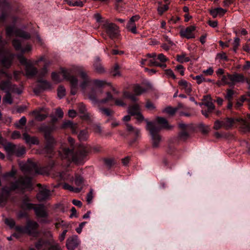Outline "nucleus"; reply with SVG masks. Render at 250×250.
I'll use <instances>...</instances> for the list:
<instances>
[{
    "label": "nucleus",
    "mask_w": 250,
    "mask_h": 250,
    "mask_svg": "<svg viewBox=\"0 0 250 250\" xmlns=\"http://www.w3.org/2000/svg\"><path fill=\"white\" fill-rule=\"evenodd\" d=\"M14 56V55L9 54L7 56L4 57L1 62L2 66L7 68L10 67L11 65Z\"/></svg>",
    "instance_id": "25"
},
{
    "label": "nucleus",
    "mask_w": 250,
    "mask_h": 250,
    "mask_svg": "<svg viewBox=\"0 0 250 250\" xmlns=\"http://www.w3.org/2000/svg\"><path fill=\"white\" fill-rule=\"evenodd\" d=\"M150 122L152 123L151 122ZM153 123H155L156 125V126L160 128V130L162 128L170 129L172 128L171 125H168L167 121L166 119L162 117H157L156 121Z\"/></svg>",
    "instance_id": "17"
},
{
    "label": "nucleus",
    "mask_w": 250,
    "mask_h": 250,
    "mask_svg": "<svg viewBox=\"0 0 250 250\" xmlns=\"http://www.w3.org/2000/svg\"><path fill=\"white\" fill-rule=\"evenodd\" d=\"M45 138L47 142L48 145L46 146L45 150L52 149V145L55 143V141L52 136L48 132H45Z\"/></svg>",
    "instance_id": "27"
},
{
    "label": "nucleus",
    "mask_w": 250,
    "mask_h": 250,
    "mask_svg": "<svg viewBox=\"0 0 250 250\" xmlns=\"http://www.w3.org/2000/svg\"><path fill=\"white\" fill-rule=\"evenodd\" d=\"M133 91L136 96L140 95L146 91V89L139 85H135L133 88Z\"/></svg>",
    "instance_id": "39"
},
{
    "label": "nucleus",
    "mask_w": 250,
    "mask_h": 250,
    "mask_svg": "<svg viewBox=\"0 0 250 250\" xmlns=\"http://www.w3.org/2000/svg\"><path fill=\"white\" fill-rule=\"evenodd\" d=\"M237 120L240 121V126L244 131L250 130V115L247 121L244 119Z\"/></svg>",
    "instance_id": "30"
},
{
    "label": "nucleus",
    "mask_w": 250,
    "mask_h": 250,
    "mask_svg": "<svg viewBox=\"0 0 250 250\" xmlns=\"http://www.w3.org/2000/svg\"><path fill=\"white\" fill-rule=\"evenodd\" d=\"M93 66L95 71L97 73L102 74L104 72V69L100 63V59L99 58H96Z\"/></svg>",
    "instance_id": "29"
},
{
    "label": "nucleus",
    "mask_w": 250,
    "mask_h": 250,
    "mask_svg": "<svg viewBox=\"0 0 250 250\" xmlns=\"http://www.w3.org/2000/svg\"><path fill=\"white\" fill-rule=\"evenodd\" d=\"M102 90H100L95 93L93 91H92L89 93L88 98L94 103H99L101 104L106 103L113 99L111 94L110 92H107L106 93V97L99 101L98 98L100 97V95L102 94Z\"/></svg>",
    "instance_id": "8"
},
{
    "label": "nucleus",
    "mask_w": 250,
    "mask_h": 250,
    "mask_svg": "<svg viewBox=\"0 0 250 250\" xmlns=\"http://www.w3.org/2000/svg\"><path fill=\"white\" fill-rule=\"evenodd\" d=\"M26 123V119L24 116L22 117L19 121V124H16V127L20 128L21 125H24Z\"/></svg>",
    "instance_id": "56"
},
{
    "label": "nucleus",
    "mask_w": 250,
    "mask_h": 250,
    "mask_svg": "<svg viewBox=\"0 0 250 250\" xmlns=\"http://www.w3.org/2000/svg\"><path fill=\"white\" fill-rule=\"evenodd\" d=\"M168 9V4L166 3L163 5L161 2H159V6L157 8L159 14L162 15L165 11Z\"/></svg>",
    "instance_id": "40"
},
{
    "label": "nucleus",
    "mask_w": 250,
    "mask_h": 250,
    "mask_svg": "<svg viewBox=\"0 0 250 250\" xmlns=\"http://www.w3.org/2000/svg\"><path fill=\"white\" fill-rule=\"evenodd\" d=\"M78 238L76 235H73L66 240V246L69 250H74L79 244Z\"/></svg>",
    "instance_id": "16"
},
{
    "label": "nucleus",
    "mask_w": 250,
    "mask_h": 250,
    "mask_svg": "<svg viewBox=\"0 0 250 250\" xmlns=\"http://www.w3.org/2000/svg\"><path fill=\"white\" fill-rule=\"evenodd\" d=\"M189 137V134L186 131H182L179 134V138L182 140H186Z\"/></svg>",
    "instance_id": "51"
},
{
    "label": "nucleus",
    "mask_w": 250,
    "mask_h": 250,
    "mask_svg": "<svg viewBox=\"0 0 250 250\" xmlns=\"http://www.w3.org/2000/svg\"><path fill=\"white\" fill-rule=\"evenodd\" d=\"M146 129L149 131L152 142V146L153 148H158L160 146L162 138L159 134L160 128L158 127L155 123L146 122Z\"/></svg>",
    "instance_id": "5"
},
{
    "label": "nucleus",
    "mask_w": 250,
    "mask_h": 250,
    "mask_svg": "<svg viewBox=\"0 0 250 250\" xmlns=\"http://www.w3.org/2000/svg\"><path fill=\"white\" fill-rule=\"evenodd\" d=\"M72 150V148H63L62 152L63 154H61L62 157L71 159L75 163L79 164L82 162L87 153V151L84 147L80 148L79 151L75 154H73Z\"/></svg>",
    "instance_id": "4"
},
{
    "label": "nucleus",
    "mask_w": 250,
    "mask_h": 250,
    "mask_svg": "<svg viewBox=\"0 0 250 250\" xmlns=\"http://www.w3.org/2000/svg\"><path fill=\"white\" fill-rule=\"evenodd\" d=\"M195 30V27L190 26L187 27L185 30L181 31L180 34L182 36L186 37L187 39H191L194 38V31Z\"/></svg>",
    "instance_id": "18"
},
{
    "label": "nucleus",
    "mask_w": 250,
    "mask_h": 250,
    "mask_svg": "<svg viewBox=\"0 0 250 250\" xmlns=\"http://www.w3.org/2000/svg\"><path fill=\"white\" fill-rule=\"evenodd\" d=\"M76 70L81 79L80 87L83 92L93 83L95 86L99 88L104 87L106 85H110V83L105 80L98 79L92 80L88 76V72L85 70L82 66H78Z\"/></svg>",
    "instance_id": "3"
},
{
    "label": "nucleus",
    "mask_w": 250,
    "mask_h": 250,
    "mask_svg": "<svg viewBox=\"0 0 250 250\" xmlns=\"http://www.w3.org/2000/svg\"><path fill=\"white\" fill-rule=\"evenodd\" d=\"M26 189H32L31 179L23 177H21L18 180L11 183L10 186L3 187L0 193V206L5 204L11 191L16 190L22 191Z\"/></svg>",
    "instance_id": "1"
},
{
    "label": "nucleus",
    "mask_w": 250,
    "mask_h": 250,
    "mask_svg": "<svg viewBox=\"0 0 250 250\" xmlns=\"http://www.w3.org/2000/svg\"><path fill=\"white\" fill-rule=\"evenodd\" d=\"M63 188L65 189L68 190L75 193H78L81 191V188H74L68 184L65 183L62 186Z\"/></svg>",
    "instance_id": "38"
},
{
    "label": "nucleus",
    "mask_w": 250,
    "mask_h": 250,
    "mask_svg": "<svg viewBox=\"0 0 250 250\" xmlns=\"http://www.w3.org/2000/svg\"><path fill=\"white\" fill-rule=\"evenodd\" d=\"M13 45L15 47V48L17 50H21V42L18 40H14L13 41Z\"/></svg>",
    "instance_id": "55"
},
{
    "label": "nucleus",
    "mask_w": 250,
    "mask_h": 250,
    "mask_svg": "<svg viewBox=\"0 0 250 250\" xmlns=\"http://www.w3.org/2000/svg\"><path fill=\"white\" fill-rule=\"evenodd\" d=\"M5 223L11 228H13L15 225V221L12 218H6L5 220Z\"/></svg>",
    "instance_id": "54"
},
{
    "label": "nucleus",
    "mask_w": 250,
    "mask_h": 250,
    "mask_svg": "<svg viewBox=\"0 0 250 250\" xmlns=\"http://www.w3.org/2000/svg\"><path fill=\"white\" fill-rule=\"evenodd\" d=\"M62 128H70L72 129V130H73L77 127V125L74 124L71 121H65L63 122L62 125ZM73 131L74 132V131Z\"/></svg>",
    "instance_id": "34"
},
{
    "label": "nucleus",
    "mask_w": 250,
    "mask_h": 250,
    "mask_svg": "<svg viewBox=\"0 0 250 250\" xmlns=\"http://www.w3.org/2000/svg\"><path fill=\"white\" fill-rule=\"evenodd\" d=\"M166 75L168 77H171L173 79H176V76L174 75L173 72L171 69H167L165 70Z\"/></svg>",
    "instance_id": "58"
},
{
    "label": "nucleus",
    "mask_w": 250,
    "mask_h": 250,
    "mask_svg": "<svg viewBox=\"0 0 250 250\" xmlns=\"http://www.w3.org/2000/svg\"><path fill=\"white\" fill-rule=\"evenodd\" d=\"M2 146L8 155H13L14 154L17 146L10 143H6L5 142L3 144Z\"/></svg>",
    "instance_id": "28"
},
{
    "label": "nucleus",
    "mask_w": 250,
    "mask_h": 250,
    "mask_svg": "<svg viewBox=\"0 0 250 250\" xmlns=\"http://www.w3.org/2000/svg\"><path fill=\"white\" fill-rule=\"evenodd\" d=\"M189 60L190 59L186 57L185 54L177 56V61L180 62H188Z\"/></svg>",
    "instance_id": "49"
},
{
    "label": "nucleus",
    "mask_w": 250,
    "mask_h": 250,
    "mask_svg": "<svg viewBox=\"0 0 250 250\" xmlns=\"http://www.w3.org/2000/svg\"><path fill=\"white\" fill-rule=\"evenodd\" d=\"M221 79L224 85L232 86L231 76L230 74H227V75H223Z\"/></svg>",
    "instance_id": "35"
},
{
    "label": "nucleus",
    "mask_w": 250,
    "mask_h": 250,
    "mask_svg": "<svg viewBox=\"0 0 250 250\" xmlns=\"http://www.w3.org/2000/svg\"><path fill=\"white\" fill-rule=\"evenodd\" d=\"M33 113L35 114V118L36 120L38 121H42L44 120L46 117L47 115L44 114H41L38 112H34Z\"/></svg>",
    "instance_id": "44"
},
{
    "label": "nucleus",
    "mask_w": 250,
    "mask_h": 250,
    "mask_svg": "<svg viewBox=\"0 0 250 250\" xmlns=\"http://www.w3.org/2000/svg\"><path fill=\"white\" fill-rule=\"evenodd\" d=\"M119 66L118 64H116L111 71L112 74L113 76L116 77V76H121V73L119 71Z\"/></svg>",
    "instance_id": "46"
},
{
    "label": "nucleus",
    "mask_w": 250,
    "mask_h": 250,
    "mask_svg": "<svg viewBox=\"0 0 250 250\" xmlns=\"http://www.w3.org/2000/svg\"><path fill=\"white\" fill-rule=\"evenodd\" d=\"M65 95V89L64 87L60 86L58 89V96L60 98H62Z\"/></svg>",
    "instance_id": "48"
},
{
    "label": "nucleus",
    "mask_w": 250,
    "mask_h": 250,
    "mask_svg": "<svg viewBox=\"0 0 250 250\" xmlns=\"http://www.w3.org/2000/svg\"><path fill=\"white\" fill-rule=\"evenodd\" d=\"M78 109L81 118L84 120H88L90 118V115L87 112L84 104L83 103L79 104H78Z\"/></svg>",
    "instance_id": "19"
},
{
    "label": "nucleus",
    "mask_w": 250,
    "mask_h": 250,
    "mask_svg": "<svg viewBox=\"0 0 250 250\" xmlns=\"http://www.w3.org/2000/svg\"><path fill=\"white\" fill-rule=\"evenodd\" d=\"M0 90H3L5 92H17L19 94L21 93V91L17 90L16 85L12 84L9 80L2 81L0 82Z\"/></svg>",
    "instance_id": "11"
},
{
    "label": "nucleus",
    "mask_w": 250,
    "mask_h": 250,
    "mask_svg": "<svg viewBox=\"0 0 250 250\" xmlns=\"http://www.w3.org/2000/svg\"><path fill=\"white\" fill-rule=\"evenodd\" d=\"M93 189H90L89 192L87 194L86 196V200L89 204L90 203L92 200L93 197Z\"/></svg>",
    "instance_id": "61"
},
{
    "label": "nucleus",
    "mask_w": 250,
    "mask_h": 250,
    "mask_svg": "<svg viewBox=\"0 0 250 250\" xmlns=\"http://www.w3.org/2000/svg\"><path fill=\"white\" fill-rule=\"evenodd\" d=\"M88 136V132L85 130L80 131L78 136V138L80 141L86 140L87 139Z\"/></svg>",
    "instance_id": "42"
},
{
    "label": "nucleus",
    "mask_w": 250,
    "mask_h": 250,
    "mask_svg": "<svg viewBox=\"0 0 250 250\" xmlns=\"http://www.w3.org/2000/svg\"><path fill=\"white\" fill-rule=\"evenodd\" d=\"M39 225L36 222L29 221L25 227V233L36 236L38 233L37 229Z\"/></svg>",
    "instance_id": "14"
},
{
    "label": "nucleus",
    "mask_w": 250,
    "mask_h": 250,
    "mask_svg": "<svg viewBox=\"0 0 250 250\" xmlns=\"http://www.w3.org/2000/svg\"><path fill=\"white\" fill-rule=\"evenodd\" d=\"M16 170L13 168L10 171L4 173L1 176L2 181H9V178L13 177L16 175Z\"/></svg>",
    "instance_id": "31"
},
{
    "label": "nucleus",
    "mask_w": 250,
    "mask_h": 250,
    "mask_svg": "<svg viewBox=\"0 0 250 250\" xmlns=\"http://www.w3.org/2000/svg\"><path fill=\"white\" fill-rule=\"evenodd\" d=\"M237 119L239 120L242 119L241 118H226L225 121H223V127H224L226 129H229L233 125H234L235 122H238L239 123V125H240V121H238Z\"/></svg>",
    "instance_id": "22"
},
{
    "label": "nucleus",
    "mask_w": 250,
    "mask_h": 250,
    "mask_svg": "<svg viewBox=\"0 0 250 250\" xmlns=\"http://www.w3.org/2000/svg\"><path fill=\"white\" fill-rule=\"evenodd\" d=\"M226 12V10L221 7H217L209 10L210 14L214 18H216L218 16L222 17Z\"/></svg>",
    "instance_id": "23"
},
{
    "label": "nucleus",
    "mask_w": 250,
    "mask_h": 250,
    "mask_svg": "<svg viewBox=\"0 0 250 250\" xmlns=\"http://www.w3.org/2000/svg\"><path fill=\"white\" fill-rule=\"evenodd\" d=\"M47 242H44L43 240H40L38 241V242L36 244V247L38 249H41L42 247H43L44 245H46Z\"/></svg>",
    "instance_id": "63"
},
{
    "label": "nucleus",
    "mask_w": 250,
    "mask_h": 250,
    "mask_svg": "<svg viewBox=\"0 0 250 250\" xmlns=\"http://www.w3.org/2000/svg\"><path fill=\"white\" fill-rule=\"evenodd\" d=\"M50 195V190L47 189L46 187H42L37 194V198L39 201H43L48 200Z\"/></svg>",
    "instance_id": "15"
},
{
    "label": "nucleus",
    "mask_w": 250,
    "mask_h": 250,
    "mask_svg": "<svg viewBox=\"0 0 250 250\" xmlns=\"http://www.w3.org/2000/svg\"><path fill=\"white\" fill-rule=\"evenodd\" d=\"M126 129L131 133L135 135L137 137H139L140 134V130L139 129L134 127L132 125L129 124L126 125Z\"/></svg>",
    "instance_id": "32"
},
{
    "label": "nucleus",
    "mask_w": 250,
    "mask_h": 250,
    "mask_svg": "<svg viewBox=\"0 0 250 250\" xmlns=\"http://www.w3.org/2000/svg\"><path fill=\"white\" fill-rule=\"evenodd\" d=\"M234 94V92L233 90L230 89H228L227 90V93L225 96V98L228 101H231L232 99V97Z\"/></svg>",
    "instance_id": "45"
},
{
    "label": "nucleus",
    "mask_w": 250,
    "mask_h": 250,
    "mask_svg": "<svg viewBox=\"0 0 250 250\" xmlns=\"http://www.w3.org/2000/svg\"><path fill=\"white\" fill-rule=\"evenodd\" d=\"M223 122L219 121L218 120L215 121L214 125V128L216 130L220 129L221 127L223 126Z\"/></svg>",
    "instance_id": "62"
},
{
    "label": "nucleus",
    "mask_w": 250,
    "mask_h": 250,
    "mask_svg": "<svg viewBox=\"0 0 250 250\" xmlns=\"http://www.w3.org/2000/svg\"><path fill=\"white\" fill-rule=\"evenodd\" d=\"M124 96L126 98H128L132 101H136L137 99L136 96L128 92H125L124 93Z\"/></svg>",
    "instance_id": "53"
},
{
    "label": "nucleus",
    "mask_w": 250,
    "mask_h": 250,
    "mask_svg": "<svg viewBox=\"0 0 250 250\" xmlns=\"http://www.w3.org/2000/svg\"><path fill=\"white\" fill-rule=\"evenodd\" d=\"M103 27L111 39H114L119 35V28L114 23L105 21L103 24Z\"/></svg>",
    "instance_id": "10"
},
{
    "label": "nucleus",
    "mask_w": 250,
    "mask_h": 250,
    "mask_svg": "<svg viewBox=\"0 0 250 250\" xmlns=\"http://www.w3.org/2000/svg\"><path fill=\"white\" fill-rule=\"evenodd\" d=\"M25 153V149L24 146H17L14 153L18 157H21Z\"/></svg>",
    "instance_id": "37"
},
{
    "label": "nucleus",
    "mask_w": 250,
    "mask_h": 250,
    "mask_svg": "<svg viewBox=\"0 0 250 250\" xmlns=\"http://www.w3.org/2000/svg\"><path fill=\"white\" fill-rule=\"evenodd\" d=\"M83 178L80 176H76L75 179V184L78 187L77 188H81V190L83 188Z\"/></svg>",
    "instance_id": "41"
},
{
    "label": "nucleus",
    "mask_w": 250,
    "mask_h": 250,
    "mask_svg": "<svg viewBox=\"0 0 250 250\" xmlns=\"http://www.w3.org/2000/svg\"><path fill=\"white\" fill-rule=\"evenodd\" d=\"M49 247L48 250H61L59 244L54 241L53 239L51 240L49 242Z\"/></svg>",
    "instance_id": "36"
},
{
    "label": "nucleus",
    "mask_w": 250,
    "mask_h": 250,
    "mask_svg": "<svg viewBox=\"0 0 250 250\" xmlns=\"http://www.w3.org/2000/svg\"><path fill=\"white\" fill-rule=\"evenodd\" d=\"M20 166L21 170L26 174L30 175L41 174L37 165L31 160H28L26 163H20Z\"/></svg>",
    "instance_id": "7"
},
{
    "label": "nucleus",
    "mask_w": 250,
    "mask_h": 250,
    "mask_svg": "<svg viewBox=\"0 0 250 250\" xmlns=\"http://www.w3.org/2000/svg\"><path fill=\"white\" fill-rule=\"evenodd\" d=\"M72 70L61 68L59 73L53 72L51 74L52 80L56 82H61L63 79L69 81L71 88V94L75 95L78 89V80L72 75Z\"/></svg>",
    "instance_id": "2"
},
{
    "label": "nucleus",
    "mask_w": 250,
    "mask_h": 250,
    "mask_svg": "<svg viewBox=\"0 0 250 250\" xmlns=\"http://www.w3.org/2000/svg\"><path fill=\"white\" fill-rule=\"evenodd\" d=\"M139 18L140 17L138 15L133 16L130 18L125 25V28L127 31L130 32L134 34L138 33L135 22L137 21Z\"/></svg>",
    "instance_id": "13"
},
{
    "label": "nucleus",
    "mask_w": 250,
    "mask_h": 250,
    "mask_svg": "<svg viewBox=\"0 0 250 250\" xmlns=\"http://www.w3.org/2000/svg\"><path fill=\"white\" fill-rule=\"evenodd\" d=\"M240 39L238 37H235L234 39V41L233 42V50L235 52H236L238 47L240 45Z\"/></svg>",
    "instance_id": "50"
},
{
    "label": "nucleus",
    "mask_w": 250,
    "mask_h": 250,
    "mask_svg": "<svg viewBox=\"0 0 250 250\" xmlns=\"http://www.w3.org/2000/svg\"><path fill=\"white\" fill-rule=\"evenodd\" d=\"M193 80L196 81L197 84H200L202 83L205 82L206 79L204 77L203 75H197L192 77Z\"/></svg>",
    "instance_id": "47"
},
{
    "label": "nucleus",
    "mask_w": 250,
    "mask_h": 250,
    "mask_svg": "<svg viewBox=\"0 0 250 250\" xmlns=\"http://www.w3.org/2000/svg\"><path fill=\"white\" fill-rule=\"evenodd\" d=\"M232 86H233L237 83H244L245 82V78L242 74L234 73L231 75Z\"/></svg>",
    "instance_id": "24"
},
{
    "label": "nucleus",
    "mask_w": 250,
    "mask_h": 250,
    "mask_svg": "<svg viewBox=\"0 0 250 250\" xmlns=\"http://www.w3.org/2000/svg\"><path fill=\"white\" fill-rule=\"evenodd\" d=\"M100 111L107 116H110L112 113V111L107 108H100Z\"/></svg>",
    "instance_id": "64"
},
{
    "label": "nucleus",
    "mask_w": 250,
    "mask_h": 250,
    "mask_svg": "<svg viewBox=\"0 0 250 250\" xmlns=\"http://www.w3.org/2000/svg\"><path fill=\"white\" fill-rule=\"evenodd\" d=\"M176 109L168 106L164 109L163 112H166L170 115H173L176 112Z\"/></svg>",
    "instance_id": "52"
},
{
    "label": "nucleus",
    "mask_w": 250,
    "mask_h": 250,
    "mask_svg": "<svg viewBox=\"0 0 250 250\" xmlns=\"http://www.w3.org/2000/svg\"><path fill=\"white\" fill-rule=\"evenodd\" d=\"M204 105L208 107V112H211L215 108L210 95L204 96L203 99Z\"/></svg>",
    "instance_id": "20"
},
{
    "label": "nucleus",
    "mask_w": 250,
    "mask_h": 250,
    "mask_svg": "<svg viewBox=\"0 0 250 250\" xmlns=\"http://www.w3.org/2000/svg\"><path fill=\"white\" fill-rule=\"evenodd\" d=\"M140 112V106L138 104H135L129 107L128 112L132 115H135Z\"/></svg>",
    "instance_id": "33"
},
{
    "label": "nucleus",
    "mask_w": 250,
    "mask_h": 250,
    "mask_svg": "<svg viewBox=\"0 0 250 250\" xmlns=\"http://www.w3.org/2000/svg\"><path fill=\"white\" fill-rule=\"evenodd\" d=\"M217 57L221 60H224L227 61L228 60V58L225 53L222 52L221 53H218L217 54Z\"/></svg>",
    "instance_id": "60"
},
{
    "label": "nucleus",
    "mask_w": 250,
    "mask_h": 250,
    "mask_svg": "<svg viewBox=\"0 0 250 250\" xmlns=\"http://www.w3.org/2000/svg\"><path fill=\"white\" fill-rule=\"evenodd\" d=\"M148 65L150 66H156V64L158 63V62L156 61V58H151L150 59H147Z\"/></svg>",
    "instance_id": "59"
},
{
    "label": "nucleus",
    "mask_w": 250,
    "mask_h": 250,
    "mask_svg": "<svg viewBox=\"0 0 250 250\" xmlns=\"http://www.w3.org/2000/svg\"><path fill=\"white\" fill-rule=\"evenodd\" d=\"M23 138L25 142L29 145H38L39 140L35 137H30L27 133L23 134Z\"/></svg>",
    "instance_id": "26"
},
{
    "label": "nucleus",
    "mask_w": 250,
    "mask_h": 250,
    "mask_svg": "<svg viewBox=\"0 0 250 250\" xmlns=\"http://www.w3.org/2000/svg\"><path fill=\"white\" fill-rule=\"evenodd\" d=\"M6 35L7 36H11L12 35L22 38L23 39H29L30 35L27 33L21 30H16L14 27H8L6 28Z\"/></svg>",
    "instance_id": "12"
},
{
    "label": "nucleus",
    "mask_w": 250,
    "mask_h": 250,
    "mask_svg": "<svg viewBox=\"0 0 250 250\" xmlns=\"http://www.w3.org/2000/svg\"><path fill=\"white\" fill-rule=\"evenodd\" d=\"M6 95L3 98V102L5 103H7L9 104H11L13 103V100L11 97V95L10 94L11 91L5 92Z\"/></svg>",
    "instance_id": "43"
},
{
    "label": "nucleus",
    "mask_w": 250,
    "mask_h": 250,
    "mask_svg": "<svg viewBox=\"0 0 250 250\" xmlns=\"http://www.w3.org/2000/svg\"><path fill=\"white\" fill-rule=\"evenodd\" d=\"M22 206L23 208L25 209H33L35 211L36 215L38 218H46L48 216L47 212L45 209L44 206L42 205H34L27 203L25 200H24Z\"/></svg>",
    "instance_id": "6"
},
{
    "label": "nucleus",
    "mask_w": 250,
    "mask_h": 250,
    "mask_svg": "<svg viewBox=\"0 0 250 250\" xmlns=\"http://www.w3.org/2000/svg\"><path fill=\"white\" fill-rule=\"evenodd\" d=\"M20 63L25 66L26 75L27 76H33L37 73V69L33 66L31 62H27L22 55L17 56Z\"/></svg>",
    "instance_id": "9"
},
{
    "label": "nucleus",
    "mask_w": 250,
    "mask_h": 250,
    "mask_svg": "<svg viewBox=\"0 0 250 250\" xmlns=\"http://www.w3.org/2000/svg\"><path fill=\"white\" fill-rule=\"evenodd\" d=\"M179 127L182 130V131L188 130L190 128V126L189 125L185 124L183 123H179Z\"/></svg>",
    "instance_id": "57"
},
{
    "label": "nucleus",
    "mask_w": 250,
    "mask_h": 250,
    "mask_svg": "<svg viewBox=\"0 0 250 250\" xmlns=\"http://www.w3.org/2000/svg\"><path fill=\"white\" fill-rule=\"evenodd\" d=\"M178 84L181 88L185 90V92L189 94L192 90L191 85L185 80H181L178 82Z\"/></svg>",
    "instance_id": "21"
}]
</instances>
